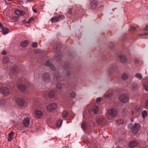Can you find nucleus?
<instances>
[{
	"label": "nucleus",
	"mask_w": 148,
	"mask_h": 148,
	"mask_svg": "<svg viewBox=\"0 0 148 148\" xmlns=\"http://www.w3.org/2000/svg\"><path fill=\"white\" fill-rule=\"evenodd\" d=\"M57 107V106L56 103H50L48 105L47 110L49 112H51L56 110Z\"/></svg>",
	"instance_id": "nucleus-1"
},
{
	"label": "nucleus",
	"mask_w": 148,
	"mask_h": 148,
	"mask_svg": "<svg viewBox=\"0 0 148 148\" xmlns=\"http://www.w3.org/2000/svg\"><path fill=\"white\" fill-rule=\"evenodd\" d=\"M140 125L138 123H135L133 125L132 131V133L134 134L137 133L140 129Z\"/></svg>",
	"instance_id": "nucleus-2"
},
{
	"label": "nucleus",
	"mask_w": 148,
	"mask_h": 148,
	"mask_svg": "<svg viewBox=\"0 0 148 148\" xmlns=\"http://www.w3.org/2000/svg\"><path fill=\"white\" fill-rule=\"evenodd\" d=\"M119 99L123 103L128 102L129 100V97L126 94L121 95L120 96Z\"/></svg>",
	"instance_id": "nucleus-3"
},
{
	"label": "nucleus",
	"mask_w": 148,
	"mask_h": 148,
	"mask_svg": "<svg viewBox=\"0 0 148 148\" xmlns=\"http://www.w3.org/2000/svg\"><path fill=\"white\" fill-rule=\"evenodd\" d=\"M91 106V104H89L88 106V108H86L85 111L83 115V116L84 119H89L91 118V116L90 115V112L88 111V109L90 108Z\"/></svg>",
	"instance_id": "nucleus-4"
},
{
	"label": "nucleus",
	"mask_w": 148,
	"mask_h": 148,
	"mask_svg": "<svg viewBox=\"0 0 148 148\" xmlns=\"http://www.w3.org/2000/svg\"><path fill=\"white\" fill-rule=\"evenodd\" d=\"M90 126L92 127L93 126L95 127V124L92 121L91 122H89L88 124H86V122L84 121H83L82 124V127L83 130L85 129L87 127Z\"/></svg>",
	"instance_id": "nucleus-5"
},
{
	"label": "nucleus",
	"mask_w": 148,
	"mask_h": 148,
	"mask_svg": "<svg viewBox=\"0 0 148 148\" xmlns=\"http://www.w3.org/2000/svg\"><path fill=\"white\" fill-rule=\"evenodd\" d=\"M0 91L4 95H8L9 93V90L6 86H2L0 88Z\"/></svg>",
	"instance_id": "nucleus-6"
},
{
	"label": "nucleus",
	"mask_w": 148,
	"mask_h": 148,
	"mask_svg": "<svg viewBox=\"0 0 148 148\" xmlns=\"http://www.w3.org/2000/svg\"><path fill=\"white\" fill-rule=\"evenodd\" d=\"M107 112L109 115L112 117H114L116 115V110L115 109L112 108L108 110Z\"/></svg>",
	"instance_id": "nucleus-7"
},
{
	"label": "nucleus",
	"mask_w": 148,
	"mask_h": 148,
	"mask_svg": "<svg viewBox=\"0 0 148 148\" xmlns=\"http://www.w3.org/2000/svg\"><path fill=\"white\" fill-rule=\"evenodd\" d=\"M138 143L136 141L133 140L130 142L129 143V148H134L136 147L138 145Z\"/></svg>",
	"instance_id": "nucleus-8"
},
{
	"label": "nucleus",
	"mask_w": 148,
	"mask_h": 148,
	"mask_svg": "<svg viewBox=\"0 0 148 148\" xmlns=\"http://www.w3.org/2000/svg\"><path fill=\"white\" fill-rule=\"evenodd\" d=\"M140 110V107L139 106H137L134 108L132 110V115L137 114V112H139Z\"/></svg>",
	"instance_id": "nucleus-9"
},
{
	"label": "nucleus",
	"mask_w": 148,
	"mask_h": 148,
	"mask_svg": "<svg viewBox=\"0 0 148 148\" xmlns=\"http://www.w3.org/2000/svg\"><path fill=\"white\" fill-rule=\"evenodd\" d=\"M16 101L17 104L20 106H23L25 103V100L21 98H18L16 100Z\"/></svg>",
	"instance_id": "nucleus-10"
},
{
	"label": "nucleus",
	"mask_w": 148,
	"mask_h": 148,
	"mask_svg": "<svg viewBox=\"0 0 148 148\" xmlns=\"http://www.w3.org/2000/svg\"><path fill=\"white\" fill-rule=\"evenodd\" d=\"M97 0L92 1L90 3V6L91 8H95L97 5Z\"/></svg>",
	"instance_id": "nucleus-11"
},
{
	"label": "nucleus",
	"mask_w": 148,
	"mask_h": 148,
	"mask_svg": "<svg viewBox=\"0 0 148 148\" xmlns=\"http://www.w3.org/2000/svg\"><path fill=\"white\" fill-rule=\"evenodd\" d=\"M99 108L98 106H94L93 107V109L92 108L90 109V111H93L95 114H97L98 113L99 110Z\"/></svg>",
	"instance_id": "nucleus-12"
},
{
	"label": "nucleus",
	"mask_w": 148,
	"mask_h": 148,
	"mask_svg": "<svg viewBox=\"0 0 148 148\" xmlns=\"http://www.w3.org/2000/svg\"><path fill=\"white\" fill-rule=\"evenodd\" d=\"M35 114L36 117L38 119L41 118L43 116L42 112L39 110H36L35 111Z\"/></svg>",
	"instance_id": "nucleus-13"
},
{
	"label": "nucleus",
	"mask_w": 148,
	"mask_h": 148,
	"mask_svg": "<svg viewBox=\"0 0 148 148\" xmlns=\"http://www.w3.org/2000/svg\"><path fill=\"white\" fill-rule=\"evenodd\" d=\"M24 126L26 127H28L30 123L29 119L28 118H26L24 119L23 121Z\"/></svg>",
	"instance_id": "nucleus-14"
},
{
	"label": "nucleus",
	"mask_w": 148,
	"mask_h": 148,
	"mask_svg": "<svg viewBox=\"0 0 148 148\" xmlns=\"http://www.w3.org/2000/svg\"><path fill=\"white\" fill-rule=\"evenodd\" d=\"M119 57L120 59L121 62L122 63H125L127 61V58L126 57L124 56L120 55L119 56Z\"/></svg>",
	"instance_id": "nucleus-15"
},
{
	"label": "nucleus",
	"mask_w": 148,
	"mask_h": 148,
	"mask_svg": "<svg viewBox=\"0 0 148 148\" xmlns=\"http://www.w3.org/2000/svg\"><path fill=\"white\" fill-rule=\"evenodd\" d=\"M46 65L47 66H49L51 69L53 70H55V68L54 66L51 64L49 61H47L46 62Z\"/></svg>",
	"instance_id": "nucleus-16"
},
{
	"label": "nucleus",
	"mask_w": 148,
	"mask_h": 148,
	"mask_svg": "<svg viewBox=\"0 0 148 148\" xmlns=\"http://www.w3.org/2000/svg\"><path fill=\"white\" fill-rule=\"evenodd\" d=\"M29 42L27 40H25L22 42L21 44V46L23 47H26L28 44Z\"/></svg>",
	"instance_id": "nucleus-17"
},
{
	"label": "nucleus",
	"mask_w": 148,
	"mask_h": 148,
	"mask_svg": "<svg viewBox=\"0 0 148 148\" xmlns=\"http://www.w3.org/2000/svg\"><path fill=\"white\" fill-rule=\"evenodd\" d=\"M15 14L18 16L23 15L24 14V12L21 10H17L15 11Z\"/></svg>",
	"instance_id": "nucleus-18"
},
{
	"label": "nucleus",
	"mask_w": 148,
	"mask_h": 148,
	"mask_svg": "<svg viewBox=\"0 0 148 148\" xmlns=\"http://www.w3.org/2000/svg\"><path fill=\"white\" fill-rule=\"evenodd\" d=\"M19 89L22 91H24L26 89V86L24 85H20L18 86Z\"/></svg>",
	"instance_id": "nucleus-19"
},
{
	"label": "nucleus",
	"mask_w": 148,
	"mask_h": 148,
	"mask_svg": "<svg viewBox=\"0 0 148 148\" xmlns=\"http://www.w3.org/2000/svg\"><path fill=\"white\" fill-rule=\"evenodd\" d=\"M43 79L45 82L49 80V75L48 73H45L43 76Z\"/></svg>",
	"instance_id": "nucleus-20"
},
{
	"label": "nucleus",
	"mask_w": 148,
	"mask_h": 148,
	"mask_svg": "<svg viewBox=\"0 0 148 148\" xmlns=\"http://www.w3.org/2000/svg\"><path fill=\"white\" fill-rule=\"evenodd\" d=\"M110 92L108 91V92H106L104 95V97L105 98H109L111 96H112L113 95V93L112 92Z\"/></svg>",
	"instance_id": "nucleus-21"
},
{
	"label": "nucleus",
	"mask_w": 148,
	"mask_h": 148,
	"mask_svg": "<svg viewBox=\"0 0 148 148\" xmlns=\"http://www.w3.org/2000/svg\"><path fill=\"white\" fill-rule=\"evenodd\" d=\"M110 92L108 91V92H106L104 95V97L105 98H109L111 96H112L113 95V93L112 92Z\"/></svg>",
	"instance_id": "nucleus-22"
},
{
	"label": "nucleus",
	"mask_w": 148,
	"mask_h": 148,
	"mask_svg": "<svg viewBox=\"0 0 148 148\" xmlns=\"http://www.w3.org/2000/svg\"><path fill=\"white\" fill-rule=\"evenodd\" d=\"M103 120L104 118L102 117L99 118L97 120V123L99 124H101L103 123Z\"/></svg>",
	"instance_id": "nucleus-23"
},
{
	"label": "nucleus",
	"mask_w": 148,
	"mask_h": 148,
	"mask_svg": "<svg viewBox=\"0 0 148 148\" xmlns=\"http://www.w3.org/2000/svg\"><path fill=\"white\" fill-rule=\"evenodd\" d=\"M147 113L146 111L144 110L141 112V115L143 119H145L147 116Z\"/></svg>",
	"instance_id": "nucleus-24"
},
{
	"label": "nucleus",
	"mask_w": 148,
	"mask_h": 148,
	"mask_svg": "<svg viewBox=\"0 0 148 148\" xmlns=\"http://www.w3.org/2000/svg\"><path fill=\"white\" fill-rule=\"evenodd\" d=\"M56 87L57 89L56 90V92H60L61 88V84L60 83H58L56 85Z\"/></svg>",
	"instance_id": "nucleus-25"
},
{
	"label": "nucleus",
	"mask_w": 148,
	"mask_h": 148,
	"mask_svg": "<svg viewBox=\"0 0 148 148\" xmlns=\"http://www.w3.org/2000/svg\"><path fill=\"white\" fill-rule=\"evenodd\" d=\"M2 29L4 34H6L9 32V30L8 28L4 27Z\"/></svg>",
	"instance_id": "nucleus-26"
},
{
	"label": "nucleus",
	"mask_w": 148,
	"mask_h": 148,
	"mask_svg": "<svg viewBox=\"0 0 148 148\" xmlns=\"http://www.w3.org/2000/svg\"><path fill=\"white\" fill-rule=\"evenodd\" d=\"M59 18L58 17L56 16L55 17L52 18L51 19V21L52 22H57L59 21Z\"/></svg>",
	"instance_id": "nucleus-27"
},
{
	"label": "nucleus",
	"mask_w": 148,
	"mask_h": 148,
	"mask_svg": "<svg viewBox=\"0 0 148 148\" xmlns=\"http://www.w3.org/2000/svg\"><path fill=\"white\" fill-rule=\"evenodd\" d=\"M128 78V76L126 73H124L122 75L121 77V78L123 80H126Z\"/></svg>",
	"instance_id": "nucleus-28"
},
{
	"label": "nucleus",
	"mask_w": 148,
	"mask_h": 148,
	"mask_svg": "<svg viewBox=\"0 0 148 148\" xmlns=\"http://www.w3.org/2000/svg\"><path fill=\"white\" fill-rule=\"evenodd\" d=\"M54 92L53 90H52L49 93L48 95L49 97L53 98L54 97Z\"/></svg>",
	"instance_id": "nucleus-29"
},
{
	"label": "nucleus",
	"mask_w": 148,
	"mask_h": 148,
	"mask_svg": "<svg viewBox=\"0 0 148 148\" xmlns=\"http://www.w3.org/2000/svg\"><path fill=\"white\" fill-rule=\"evenodd\" d=\"M9 61V59L8 57L5 56L4 57L3 59V61L4 63H6Z\"/></svg>",
	"instance_id": "nucleus-30"
},
{
	"label": "nucleus",
	"mask_w": 148,
	"mask_h": 148,
	"mask_svg": "<svg viewBox=\"0 0 148 148\" xmlns=\"http://www.w3.org/2000/svg\"><path fill=\"white\" fill-rule=\"evenodd\" d=\"M135 77L139 79H141L142 78V76L141 74L139 73H136L135 74Z\"/></svg>",
	"instance_id": "nucleus-31"
},
{
	"label": "nucleus",
	"mask_w": 148,
	"mask_h": 148,
	"mask_svg": "<svg viewBox=\"0 0 148 148\" xmlns=\"http://www.w3.org/2000/svg\"><path fill=\"white\" fill-rule=\"evenodd\" d=\"M62 122V120H59L57 122V127H60L61 126Z\"/></svg>",
	"instance_id": "nucleus-32"
},
{
	"label": "nucleus",
	"mask_w": 148,
	"mask_h": 148,
	"mask_svg": "<svg viewBox=\"0 0 148 148\" xmlns=\"http://www.w3.org/2000/svg\"><path fill=\"white\" fill-rule=\"evenodd\" d=\"M74 12V11L72 9H70L69 10V11H68V16L71 17L69 16L70 14H72Z\"/></svg>",
	"instance_id": "nucleus-33"
},
{
	"label": "nucleus",
	"mask_w": 148,
	"mask_h": 148,
	"mask_svg": "<svg viewBox=\"0 0 148 148\" xmlns=\"http://www.w3.org/2000/svg\"><path fill=\"white\" fill-rule=\"evenodd\" d=\"M143 85L145 90L148 91V82L144 83Z\"/></svg>",
	"instance_id": "nucleus-34"
},
{
	"label": "nucleus",
	"mask_w": 148,
	"mask_h": 148,
	"mask_svg": "<svg viewBox=\"0 0 148 148\" xmlns=\"http://www.w3.org/2000/svg\"><path fill=\"white\" fill-rule=\"evenodd\" d=\"M123 121L121 119H119L117 120L116 123L118 124L121 125L123 124Z\"/></svg>",
	"instance_id": "nucleus-35"
},
{
	"label": "nucleus",
	"mask_w": 148,
	"mask_h": 148,
	"mask_svg": "<svg viewBox=\"0 0 148 148\" xmlns=\"http://www.w3.org/2000/svg\"><path fill=\"white\" fill-rule=\"evenodd\" d=\"M5 103V101L4 100L2 99L0 101V104L1 106H4Z\"/></svg>",
	"instance_id": "nucleus-36"
},
{
	"label": "nucleus",
	"mask_w": 148,
	"mask_h": 148,
	"mask_svg": "<svg viewBox=\"0 0 148 148\" xmlns=\"http://www.w3.org/2000/svg\"><path fill=\"white\" fill-rule=\"evenodd\" d=\"M68 115V114L66 111H64L62 113V116L63 118H66Z\"/></svg>",
	"instance_id": "nucleus-37"
},
{
	"label": "nucleus",
	"mask_w": 148,
	"mask_h": 148,
	"mask_svg": "<svg viewBox=\"0 0 148 148\" xmlns=\"http://www.w3.org/2000/svg\"><path fill=\"white\" fill-rule=\"evenodd\" d=\"M76 96V94L75 92H71L70 94V96L71 97L74 98Z\"/></svg>",
	"instance_id": "nucleus-38"
},
{
	"label": "nucleus",
	"mask_w": 148,
	"mask_h": 148,
	"mask_svg": "<svg viewBox=\"0 0 148 148\" xmlns=\"http://www.w3.org/2000/svg\"><path fill=\"white\" fill-rule=\"evenodd\" d=\"M12 19L14 21H16L18 20L19 17V16H14L12 17Z\"/></svg>",
	"instance_id": "nucleus-39"
},
{
	"label": "nucleus",
	"mask_w": 148,
	"mask_h": 148,
	"mask_svg": "<svg viewBox=\"0 0 148 148\" xmlns=\"http://www.w3.org/2000/svg\"><path fill=\"white\" fill-rule=\"evenodd\" d=\"M57 75H54V78H56L57 80V81H60L61 80L59 79L60 76L58 74H57Z\"/></svg>",
	"instance_id": "nucleus-40"
},
{
	"label": "nucleus",
	"mask_w": 148,
	"mask_h": 148,
	"mask_svg": "<svg viewBox=\"0 0 148 148\" xmlns=\"http://www.w3.org/2000/svg\"><path fill=\"white\" fill-rule=\"evenodd\" d=\"M14 133V132H11L9 135V137L10 138H13Z\"/></svg>",
	"instance_id": "nucleus-41"
},
{
	"label": "nucleus",
	"mask_w": 148,
	"mask_h": 148,
	"mask_svg": "<svg viewBox=\"0 0 148 148\" xmlns=\"http://www.w3.org/2000/svg\"><path fill=\"white\" fill-rule=\"evenodd\" d=\"M135 30V28L134 26H132L130 28V30L133 32H134Z\"/></svg>",
	"instance_id": "nucleus-42"
},
{
	"label": "nucleus",
	"mask_w": 148,
	"mask_h": 148,
	"mask_svg": "<svg viewBox=\"0 0 148 148\" xmlns=\"http://www.w3.org/2000/svg\"><path fill=\"white\" fill-rule=\"evenodd\" d=\"M116 67L115 66H112L111 67L110 69L111 71H115Z\"/></svg>",
	"instance_id": "nucleus-43"
},
{
	"label": "nucleus",
	"mask_w": 148,
	"mask_h": 148,
	"mask_svg": "<svg viewBox=\"0 0 148 148\" xmlns=\"http://www.w3.org/2000/svg\"><path fill=\"white\" fill-rule=\"evenodd\" d=\"M33 20V17H31L28 20L27 23H30Z\"/></svg>",
	"instance_id": "nucleus-44"
},
{
	"label": "nucleus",
	"mask_w": 148,
	"mask_h": 148,
	"mask_svg": "<svg viewBox=\"0 0 148 148\" xmlns=\"http://www.w3.org/2000/svg\"><path fill=\"white\" fill-rule=\"evenodd\" d=\"M37 46V43L36 42H35L33 43L32 46L34 47H36Z\"/></svg>",
	"instance_id": "nucleus-45"
},
{
	"label": "nucleus",
	"mask_w": 148,
	"mask_h": 148,
	"mask_svg": "<svg viewBox=\"0 0 148 148\" xmlns=\"http://www.w3.org/2000/svg\"><path fill=\"white\" fill-rule=\"evenodd\" d=\"M145 107L146 108H148V99L145 102Z\"/></svg>",
	"instance_id": "nucleus-46"
},
{
	"label": "nucleus",
	"mask_w": 148,
	"mask_h": 148,
	"mask_svg": "<svg viewBox=\"0 0 148 148\" xmlns=\"http://www.w3.org/2000/svg\"><path fill=\"white\" fill-rule=\"evenodd\" d=\"M147 35H148V33H145L144 34H140L138 35L139 36H143Z\"/></svg>",
	"instance_id": "nucleus-47"
},
{
	"label": "nucleus",
	"mask_w": 148,
	"mask_h": 148,
	"mask_svg": "<svg viewBox=\"0 0 148 148\" xmlns=\"http://www.w3.org/2000/svg\"><path fill=\"white\" fill-rule=\"evenodd\" d=\"M58 18H59V19H62L64 18V16L63 15H59L58 17Z\"/></svg>",
	"instance_id": "nucleus-48"
},
{
	"label": "nucleus",
	"mask_w": 148,
	"mask_h": 148,
	"mask_svg": "<svg viewBox=\"0 0 148 148\" xmlns=\"http://www.w3.org/2000/svg\"><path fill=\"white\" fill-rule=\"evenodd\" d=\"M101 100V98L100 97H98L96 99V101L97 102H98L100 101Z\"/></svg>",
	"instance_id": "nucleus-49"
},
{
	"label": "nucleus",
	"mask_w": 148,
	"mask_h": 148,
	"mask_svg": "<svg viewBox=\"0 0 148 148\" xmlns=\"http://www.w3.org/2000/svg\"><path fill=\"white\" fill-rule=\"evenodd\" d=\"M144 30L148 32V26L146 25L144 29Z\"/></svg>",
	"instance_id": "nucleus-50"
},
{
	"label": "nucleus",
	"mask_w": 148,
	"mask_h": 148,
	"mask_svg": "<svg viewBox=\"0 0 148 148\" xmlns=\"http://www.w3.org/2000/svg\"><path fill=\"white\" fill-rule=\"evenodd\" d=\"M7 52L6 51L4 50L1 52V53L3 55H5L6 54Z\"/></svg>",
	"instance_id": "nucleus-51"
},
{
	"label": "nucleus",
	"mask_w": 148,
	"mask_h": 148,
	"mask_svg": "<svg viewBox=\"0 0 148 148\" xmlns=\"http://www.w3.org/2000/svg\"><path fill=\"white\" fill-rule=\"evenodd\" d=\"M0 27L1 29L4 27L2 24L1 23H0Z\"/></svg>",
	"instance_id": "nucleus-52"
},
{
	"label": "nucleus",
	"mask_w": 148,
	"mask_h": 148,
	"mask_svg": "<svg viewBox=\"0 0 148 148\" xmlns=\"http://www.w3.org/2000/svg\"><path fill=\"white\" fill-rule=\"evenodd\" d=\"M13 138H10L8 137V141H10Z\"/></svg>",
	"instance_id": "nucleus-53"
},
{
	"label": "nucleus",
	"mask_w": 148,
	"mask_h": 148,
	"mask_svg": "<svg viewBox=\"0 0 148 148\" xmlns=\"http://www.w3.org/2000/svg\"><path fill=\"white\" fill-rule=\"evenodd\" d=\"M11 71H16V70L15 69H11Z\"/></svg>",
	"instance_id": "nucleus-54"
},
{
	"label": "nucleus",
	"mask_w": 148,
	"mask_h": 148,
	"mask_svg": "<svg viewBox=\"0 0 148 148\" xmlns=\"http://www.w3.org/2000/svg\"><path fill=\"white\" fill-rule=\"evenodd\" d=\"M23 23H27V22H26L25 20H24L23 21Z\"/></svg>",
	"instance_id": "nucleus-55"
},
{
	"label": "nucleus",
	"mask_w": 148,
	"mask_h": 148,
	"mask_svg": "<svg viewBox=\"0 0 148 148\" xmlns=\"http://www.w3.org/2000/svg\"><path fill=\"white\" fill-rule=\"evenodd\" d=\"M33 1V0H27L26 1L27 2H32Z\"/></svg>",
	"instance_id": "nucleus-56"
},
{
	"label": "nucleus",
	"mask_w": 148,
	"mask_h": 148,
	"mask_svg": "<svg viewBox=\"0 0 148 148\" xmlns=\"http://www.w3.org/2000/svg\"><path fill=\"white\" fill-rule=\"evenodd\" d=\"M33 11L34 12H37V11L36 9H33Z\"/></svg>",
	"instance_id": "nucleus-57"
},
{
	"label": "nucleus",
	"mask_w": 148,
	"mask_h": 148,
	"mask_svg": "<svg viewBox=\"0 0 148 148\" xmlns=\"http://www.w3.org/2000/svg\"><path fill=\"white\" fill-rule=\"evenodd\" d=\"M34 76H35V77H36V75H34Z\"/></svg>",
	"instance_id": "nucleus-58"
}]
</instances>
